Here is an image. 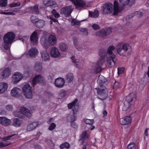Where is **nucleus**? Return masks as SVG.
<instances>
[{"instance_id":"obj_24","label":"nucleus","mask_w":149,"mask_h":149,"mask_svg":"<svg viewBox=\"0 0 149 149\" xmlns=\"http://www.w3.org/2000/svg\"><path fill=\"white\" fill-rule=\"evenodd\" d=\"M111 30L110 29H108L105 31L104 30H102L96 33V35L99 36H104L111 33Z\"/></svg>"},{"instance_id":"obj_11","label":"nucleus","mask_w":149,"mask_h":149,"mask_svg":"<svg viewBox=\"0 0 149 149\" xmlns=\"http://www.w3.org/2000/svg\"><path fill=\"white\" fill-rule=\"evenodd\" d=\"M38 53L39 52L37 48L32 47L29 49V51L25 54L27 57L35 58L37 56Z\"/></svg>"},{"instance_id":"obj_36","label":"nucleus","mask_w":149,"mask_h":149,"mask_svg":"<svg viewBox=\"0 0 149 149\" xmlns=\"http://www.w3.org/2000/svg\"><path fill=\"white\" fill-rule=\"evenodd\" d=\"M14 116L16 117H21L23 116V114L20 109H18L15 111L13 113Z\"/></svg>"},{"instance_id":"obj_56","label":"nucleus","mask_w":149,"mask_h":149,"mask_svg":"<svg viewBox=\"0 0 149 149\" xmlns=\"http://www.w3.org/2000/svg\"><path fill=\"white\" fill-rule=\"evenodd\" d=\"M118 74H122L124 72V68H120L118 69Z\"/></svg>"},{"instance_id":"obj_59","label":"nucleus","mask_w":149,"mask_h":149,"mask_svg":"<svg viewBox=\"0 0 149 149\" xmlns=\"http://www.w3.org/2000/svg\"><path fill=\"white\" fill-rule=\"evenodd\" d=\"M77 49L79 51L83 49V46L80 45L79 43L76 47Z\"/></svg>"},{"instance_id":"obj_48","label":"nucleus","mask_w":149,"mask_h":149,"mask_svg":"<svg viewBox=\"0 0 149 149\" xmlns=\"http://www.w3.org/2000/svg\"><path fill=\"white\" fill-rule=\"evenodd\" d=\"M76 118L75 116L73 115L68 116V119L70 120V122H74L76 120Z\"/></svg>"},{"instance_id":"obj_8","label":"nucleus","mask_w":149,"mask_h":149,"mask_svg":"<svg viewBox=\"0 0 149 149\" xmlns=\"http://www.w3.org/2000/svg\"><path fill=\"white\" fill-rule=\"evenodd\" d=\"M23 78V76L21 73L15 72L12 75L11 82L13 84H16L21 81Z\"/></svg>"},{"instance_id":"obj_26","label":"nucleus","mask_w":149,"mask_h":149,"mask_svg":"<svg viewBox=\"0 0 149 149\" xmlns=\"http://www.w3.org/2000/svg\"><path fill=\"white\" fill-rule=\"evenodd\" d=\"M38 122H35L30 123L27 127L26 130L28 131H30L34 129L38 125Z\"/></svg>"},{"instance_id":"obj_1","label":"nucleus","mask_w":149,"mask_h":149,"mask_svg":"<svg viewBox=\"0 0 149 149\" xmlns=\"http://www.w3.org/2000/svg\"><path fill=\"white\" fill-rule=\"evenodd\" d=\"M120 4L117 0H114V11L113 14L117 15L123 10L125 6H131L134 5L135 1V0H119Z\"/></svg>"},{"instance_id":"obj_57","label":"nucleus","mask_w":149,"mask_h":149,"mask_svg":"<svg viewBox=\"0 0 149 149\" xmlns=\"http://www.w3.org/2000/svg\"><path fill=\"white\" fill-rule=\"evenodd\" d=\"M71 24L72 25H78L79 24L80 22L77 21L74 19H73L72 20Z\"/></svg>"},{"instance_id":"obj_62","label":"nucleus","mask_w":149,"mask_h":149,"mask_svg":"<svg viewBox=\"0 0 149 149\" xmlns=\"http://www.w3.org/2000/svg\"><path fill=\"white\" fill-rule=\"evenodd\" d=\"M71 126L73 128H77V125L74 122H70Z\"/></svg>"},{"instance_id":"obj_6","label":"nucleus","mask_w":149,"mask_h":149,"mask_svg":"<svg viewBox=\"0 0 149 149\" xmlns=\"http://www.w3.org/2000/svg\"><path fill=\"white\" fill-rule=\"evenodd\" d=\"M22 92L25 97L28 99L32 98L33 96L31 88L28 84H26L22 87Z\"/></svg>"},{"instance_id":"obj_52","label":"nucleus","mask_w":149,"mask_h":149,"mask_svg":"<svg viewBox=\"0 0 149 149\" xmlns=\"http://www.w3.org/2000/svg\"><path fill=\"white\" fill-rule=\"evenodd\" d=\"M134 15L135 16H136L138 17H140L143 15V14L140 12L136 11L134 13Z\"/></svg>"},{"instance_id":"obj_31","label":"nucleus","mask_w":149,"mask_h":149,"mask_svg":"<svg viewBox=\"0 0 149 149\" xmlns=\"http://www.w3.org/2000/svg\"><path fill=\"white\" fill-rule=\"evenodd\" d=\"M22 123V121L21 119L16 118L14 119L13 124L14 126L19 127L21 125Z\"/></svg>"},{"instance_id":"obj_25","label":"nucleus","mask_w":149,"mask_h":149,"mask_svg":"<svg viewBox=\"0 0 149 149\" xmlns=\"http://www.w3.org/2000/svg\"><path fill=\"white\" fill-rule=\"evenodd\" d=\"M11 123L10 120L5 117H0V123L3 125L8 126Z\"/></svg>"},{"instance_id":"obj_46","label":"nucleus","mask_w":149,"mask_h":149,"mask_svg":"<svg viewBox=\"0 0 149 149\" xmlns=\"http://www.w3.org/2000/svg\"><path fill=\"white\" fill-rule=\"evenodd\" d=\"M52 13L54 17L56 18H58L60 17L59 14L57 12L56 10L54 9L52 11Z\"/></svg>"},{"instance_id":"obj_2","label":"nucleus","mask_w":149,"mask_h":149,"mask_svg":"<svg viewBox=\"0 0 149 149\" xmlns=\"http://www.w3.org/2000/svg\"><path fill=\"white\" fill-rule=\"evenodd\" d=\"M15 34L12 32H8L6 33L3 37V45L4 48L8 50V58L9 59H11V55L10 51V45L12 43L15 41Z\"/></svg>"},{"instance_id":"obj_50","label":"nucleus","mask_w":149,"mask_h":149,"mask_svg":"<svg viewBox=\"0 0 149 149\" xmlns=\"http://www.w3.org/2000/svg\"><path fill=\"white\" fill-rule=\"evenodd\" d=\"M20 4V3L19 2H18L15 3H13L9 5V6L10 7H14L17 6H19Z\"/></svg>"},{"instance_id":"obj_29","label":"nucleus","mask_w":149,"mask_h":149,"mask_svg":"<svg viewBox=\"0 0 149 149\" xmlns=\"http://www.w3.org/2000/svg\"><path fill=\"white\" fill-rule=\"evenodd\" d=\"M72 62L74 63V66L77 68H79L81 67V64L79 59H77L74 56L71 57Z\"/></svg>"},{"instance_id":"obj_53","label":"nucleus","mask_w":149,"mask_h":149,"mask_svg":"<svg viewBox=\"0 0 149 149\" xmlns=\"http://www.w3.org/2000/svg\"><path fill=\"white\" fill-rule=\"evenodd\" d=\"M29 38V37L27 36H24L22 38H19V40H21V41H22L23 43H24V42H26L28 40V39Z\"/></svg>"},{"instance_id":"obj_45","label":"nucleus","mask_w":149,"mask_h":149,"mask_svg":"<svg viewBox=\"0 0 149 149\" xmlns=\"http://www.w3.org/2000/svg\"><path fill=\"white\" fill-rule=\"evenodd\" d=\"M31 20L32 22L33 23H37L38 20V18L34 16H32L31 17Z\"/></svg>"},{"instance_id":"obj_30","label":"nucleus","mask_w":149,"mask_h":149,"mask_svg":"<svg viewBox=\"0 0 149 149\" xmlns=\"http://www.w3.org/2000/svg\"><path fill=\"white\" fill-rule=\"evenodd\" d=\"M41 57L42 60L45 61H48L49 58V56L48 52L46 50L41 52Z\"/></svg>"},{"instance_id":"obj_17","label":"nucleus","mask_w":149,"mask_h":149,"mask_svg":"<svg viewBox=\"0 0 149 149\" xmlns=\"http://www.w3.org/2000/svg\"><path fill=\"white\" fill-rule=\"evenodd\" d=\"M65 83V80L64 79L60 77L55 79L54 84L56 87L61 88L64 86Z\"/></svg>"},{"instance_id":"obj_3","label":"nucleus","mask_w":149,"mask_h":149,"mask_svg":"<svg viewBox=\"0 0 149 149\" xmlns=\"http://www.w3.org/2000/svg\"><path fill=\"white\" fill-rule=\"evenodd\" d=\"M115 49V47L113 45L109 46L105 56L107 65L110 68L113 67L115 65L116 56L112 52Z\"/></svg>"},{"instance_id":"obj_13","label":"nucleus","mask_w":149,"mask_h":149,"mask_svg":"<svg viewBox=\"0 0 149 149\" xmlns=\"http://www.w3.org/2000/svg\"><path fill=\"white\" fill-rule=\"evenodd\" d=\"M112 3H109L104 5L102 8L103 13L104 14H110L114 10V8Z\"/></svg>"},{"instance_id":"obj_4","label":"nucleus","mask_w":149,"mask_h":149,"mask_svg":"<svg viewBox=\"0 0 149 149\" xmlns=\"http://www.w3.org/2000/svg\"><path fill=\"white\" fill-rule=\"evenodd\" d=\"M56 37L53 35L49 36L45 34L41 38L40 42L42 45L45 48H48L50 45H53L56 43Z\"/></svg>"},{"instance_id":"obj_41","label":"nucleus","mask_w":149,"mask_h":149,"mask_svg":"<svg viewBox=\"0 0 149 149\" xmlns=\"http://www.w3.org/2000/svg\"><path fill=\"white\" fill-rule=\"evenodd\" d=\"M99 13L97 10H95L93 12L90 13L89 16L95 18L97 17L98 16Z\"/></svg>"},{"instance_id":"obj_64","label":"nucleus","mask_w":149,"mask_h":149,"mask_svg":"<svg viewBox=\"0 0 149 149\" xmlns=\"http://www.w3.org/2000/svg\"><path fill=\"white\" fill-rule=\"evenodd\" d=\"M15 135V134H13L9 136H8L6 137L5 138H4L3 139L4 141H6V140H9L10 139V138L12 137V136Z\"/></svg>"},{"instance_id":"obj_27","label":"nucleus","mask_w":149,"mask_h":149,"mask_svg":"<svg viewBox=\"0 0 149 149\" xmlns=\"http://www.w3.org/2000/svg\"><path fill=\"white\" fill-rule=\"evenodd\" d=\"M21 111L23 114V116L25 115L28 117H30L32 115L31 113L28 109L24 107L21 108Z\"/></svg>"},{"instance_id":"obj_54","label":"nucleus","mask_w":149,"mask_h":149,"mask_svg":"<svg viewBox=\"0 0 149 149\" xmlns=\"http://www.w3.org/2000/svg\"><path fill=\"white\" fill-rule=\"evenodd\" d=\"M59 94L61 96L63 97L66 95V92L65 90L61 89L60 91Z\"/></svg>"},{"instance_id":"obj_51","label":"nucleus","mask_w":149,"mask_h":149,"mask_svg":"<svg viewBox=\"0 0 149 149\" xmlns=\"http://www.w3.org/2000/svg\"><path fill=\"white\" fill-rule=\"evenodd\" d=\"M56 127V124L54 123H52L51 124L48 129L49 130L52 131Z\"/></svg>"},{"instance_id":"obj_55","label":"nucleus","mask_w":149,"mask_h":149,"mask_svg":"<svg viewBox=\"0 0 149 149\" xmlns=\"http://www.w3.org/2000/svg\"><path fill=\"white\" fill-rule=\"evenodd\" d=\"M73 43L75 47L77 46L79 43L78 42L77 39L76 37L73 38Z\"/></svg>"},{"instance_id":"obj_34","label":"nucleus","mask_w":149,"mask_h":149,"mask_svg":"<svg viewBox=\"0 0 149 149\" xmlns=\"http://www.w3.org/2000/svg\"><path fill=\"white\" fill-rule=\"evenodd\" d=\"M74 76L72 73H69L65 77V80L68 82H71L74 79Z\"/></svg>"},{"instance_id":"obj_18","label":"nucleus","mask_w":149,"mask_h":149,"mask_svg":"<svg viewBox=\"0 0 149 149\" xmlns=\"http://www.w3.org/2000/svg\"><path fill=\"white\" fill-rule=\"evenodd\" d=\"M77 8L84 6L86 3L83 0H69Z\"/></svg>"},{"instance_id":"obj_47","label":"nucleus","mask_w":149,"mask_h":149,"mask_svg":"<svg viewBox=\"0 0 149 149\" xmlns=\"http://www.w3.org/2000/svg\"><path fill=\"white\" fill-rule=\"evenodd\" d=\"M84 122L86 124L91 125L93 123L94 121L93 119H86L84 120Z\"/></svg>"},{"instance_id":"obj_14","label":"nucleus","mask_w":149,"mask_h":149,"mask_svg":"<svg viewBox=\"0 0 149 149\" xmlns=\"http://www.w3.org/2000/svg\"><path fill=\"white\" fill-rule=\"evenodd\" d=\"M77 101V100L76 99L71 103L68 104V108L70 109H72L73 113L75 114H77L78 111V106L76 105Z\"/></svg>"},{"instance_id":"obj_21","label":"nucleus","mask_w":149,"mask_h":149,"mask_svg":"<svg viewBox=\"0 0 149 149\" xmlns=\"http://www.w3.org/2000/svg\"><path fill=\"white\" fill-rule=\"evenodd\" d=\"M103 63L104 60L103 59L101 58L99 59L94 68V70L95 72L98 73L101 71V66Z\"/></svg>"},{"instance_id":"obj_9","label":"nucleus","mask_w":149,"mask_h":149,"mask_svg":"<svg viewBox=\"0 0 149 149\" xmlns=\"http://www.w3.org/2000/svg\"><path fill=\"white\" fill-rule=\"evenodd\" d=\"M45 83L44 77L40 75H36L33 78L32 81V84L33 86H34L37 83H39L43 85Z\"/></svg>"},{"instance_id":"obj_33","label":"nucleus","mask_w":149,"mask_h":149,"mask_svg":"<svg viewBox=\"0 0 149 149\" xmlns=\"http://www.w3.org/2000/svg\"><path fill=\"white\" fill-rule=\"evenodd\" d=\"M59 48L61 51L65 52L68 49V47L66 43L64 42H61L59 44Z\"/></svg>"},{"instance_id":"obj_7","label":"nucleus","mask_w":149,"mask_h":149,"mask_svg":"<svg viewBox=\"0 0 149 149\" xmlns=\"http://www.w3.org/2000/svg\"><path fill=\"white\" fill-rule=\"evenodd\" d=\"M128 45L125 44H120L118 45L117 49L118 53L120 55H126L128 47Z\"/></svg>"},{"instance_id":"obj_35","label":"nucleus","mask_w":149,"mask_h":149,"mask_svg":"<svg viewBox=\"0 0 149 149\" xmlns=\"http://www.w3.org/2000/svg\"><path fill=\"white\" fill-rule=\"evenodd\" d=\"M43 3L46 6H52L56 4V2L52 0H45L44 1Z\"/></svg>"},{"instance_id":"obj_49","label":"nucleus","mask_w":149,"mask_h":149,"mask_svg":"<svg viewBox=\"0 0 149 149\" xmlns=\"http://www.w3.org/2000/svg\"><path fill=\"white\" fill-rule=\"evenodd\" d=\"M10 144H11V143L9 142H7L4 143L2 142H0V148L8 146Z\"/></svg>"},{"instance_id":"obj_22","label":"nucleus","mask_w":149,"mask_h":149,"mask_svg":"<svg viewBox=\"0 0 149 149\" xmlns=\"http://www.w3.org/2000/svg\"><path fill=\"white\" fill-rule=\"evenodd\" d=\"M11 74L10 69L9 68H7L3 70L1 73V75L4 79H6Z\"/></svg>"},{"instance_id":"obj_44","label":"nucleus","mask_w":149,"mask_h":149,"mask_svg":"<svg viewBox=\"0 0 149 149\" xmlns=\"http://www.w3.org/2000/svg\"><path fill=\"white\" fill-rule=\"evenodd\" d=\"M121 86V84L118 82H116L113 86V88L115 89H116L120 87Z\"/></svg>"},{"instance_id":"obj_23","label":"nucleus","mask_w":149,"mask_h":149,"mask_svg":"<svg viewBox=\"0 0 149 149\" xmlns=\"http://www.w3.org/2000/svg\"><path fill=\"white\" fill-rule=\"evenodd\" d=\"M120 121L121 125H126L131 123V118L130 116H126L120 119Z\"/></svg>"},{"instance_id":"obj_63","label":"nucleus","mask_w":149,"mask_h":149,"mask_svg":"<svg viewBox=\"0 0 149 149\" xmlns=\"http://www.w3.org/2000/svg\"><path fill=\"white\" fill-rule=\"evenodd\" d=\"M80 31L84 33V34L85 35L87 34L88 32L87 29L85 28H82L81 29Z\"/></svg>"},{"instance_id":"obj_32","label":"nucleus","mask_w":149,"mask_h":149,"mask_svg":"<svg viewBox=\"0 0 149 149\" xmlns=\"http://www.w3.org/2000/svg\"><path fill=\"white\" fill-rule=\"evenodd\" d=\"M34 68L37 72H40L42 71V64L40 62L36 63L34 65Z\"/></svg>"},{"instance_id":"obj_28","label":"nucleus","mask_w":149,"mask_h":149,"mask_svg":"<svg viewBox=\"0 0 149 149\" xmlns=\"http://www.w3.org/2000/svg\"><path fill=\"white\" fill-rule=\"evenodd\" d=\"M27 10L30 12L38 14L39 13V11L37 6H36L33 7H30L27 8Z\"/></svg>"},{"instance_id":"obj_40","label":"nucleus","mask_w":149,"mask_h":149,"mask_svg":"<svg viewBox=\"0 0 149 149\" xmlns=\"http://www.w3.org/2000/svg\"><path fill=\"white\" fill-rule=\"evenodd\" d=\"M70 147V144L67 142H64L61 144L60 146V148L61 149H63L64 148L68 149Z\"/></svg>"},{"instance_id":"obj_60","label":"nucleus","mask_w":149,"mask_h":149,"mask_svg":"<svg viewBox=\"0 0 149 149\" xmlns=\"http://www.w3.org/2000/svg\"><path fill=\"white\" fill-rule=\"evenodd\" d=\"M93 29L95 30L98 29L100 28L99 26L96 24H94L92 26Z\"/></svg>"},{"instance_id":"obj_10","label":"nucleus","mask_w":149,"mask_h":149,"mask_svg":"<svg viewBox=\"0 0 149 149\" xmlns=\"http://www.w3.org/2000/svg\"><path fill=\"white\" fill-rule=\"evenodd\" d=\"M108 90L107 88L99 89L97 90L98 98L102 100L106 98L108 96Z\"/></svg>"},{"instance_id":"obj_42","label":"nucleus","mask_w":149,"mask_h":149,"mask_svg":"<svg viewBox=\"0 0 149 149\" xmlns=\"http://www.w3.org/2000/svg\"><path fill=\"white\" fill-rule=\"evenodd\" d=\"M127 149H136V147L134 142H132L127 145Z\"/></svg>"},{"instance_id":"obj_15","label":"nucleus","mask_w":149,"mask_h":149,"mask_svg":"<svg viewBox=\"0 0 149 149\" xmlns=\"http://www.w3.org/2000/svg\"><path fill=\"white\" fill-rule=\"evenodd\" d=\"M50 54L51 56L54 58H56L61 56V53L59 50L55 47L51 49Z\"/></svg>"},{"instance_id":"obj_58","label":"nucleus","mask_w":149,"mask_h":149,"mask_svg":"<svg viewBox=\"0 0 149 149\" xmlns=\"http://www.w3.org/2000/svg\"><path fill=\"white\" fill-rule=\"evenodd\" d=\"M6 109L8 111H12L13 108L12 105H10L7 106Z\"/></svg>"},{"instance_id":"obj_38","label":"nucleus","mask_w":149,"mask_h":149,"mask_svg":"<svg viewBox=\"0 0 149 149\" xmlns=\"http://www.w3.org/2000/svg\"><path fill=\"white\" fill-rule=\"evenodd\" d=\"M80 138V140L82 141L84 140V139H88L89 136L87 134V132H84L81 134Z\"/></svg>"},{"instance_id":"obj_16","label":"nucleus","mask_w":149,"mask_h":149,"mask_svg":"<svg viewBox=\"0 0 149 149\" xmlns=\"http://www.w3.org/2000/svg\"><path fill=\"white\" fill-rule=\"evenodd\" d=\"M38 31L36 30L34 31L31 34L30 37V40L31 42L33 45L36 44L38 42Z\"/></svg>"},{"instance_id":"obj_5","label":"nucleus","mask_w":149,"mask_h":149,"mask_svg":"<svg viewBox=\"0 0 149 149\" xmlns=\"http://www.w3.org/2000/svg\"><path fill=\"white\" fill-rule=\"evenodd\" d=\"M136 99V96L134 93H132L130 94L126 97V99L127 102L125 103L124 105L123 108V110L125 111L127 110L130 107V102L135 101Z\"/></svg>"},{"instance_id":"obj_43","label":"nucleus","mask_w":149,"mask_h":149,"mask_svg":"<svg viewBox=\"0 0 149 149\" xmlns=\"http://www.w3.org/2000/svg\"><path fill=\"white\" fill-rule=\"evenodd\" d=\"M7 0H0V6L2 7H6L7 6Z\"/></svg>"},{"instance_id":"obj_12","label":"nucleus","mask_w":149,"mask_h":149,"mask_svg":"<svg viewBox=\"0 0 149 149\" xmlns=\"http://www.w3.org/2000/svg\"><path fill=\"white\" fill-rule=\"evenodd\" d=\"M73 8L72 6H66L61 9L60 13L61 14H64L66 17H69L70 16Z\"/></svg>"},{"instance_id":"obj_19","label":"nucleus","mask_w":149,"mask_h":149,"mask_svg":"<svg viewBox=\"0 0 149 149\" xmlns=\"http://www.w3.org/2000/svg\"><path fill=\"white\" fill-rule=\"evenodd\" d=\"M8 84L7 83L2 82H0V94L4 93L7 91Z\"/></svg>"},{"instance_id":"obj_39","label":"nucleus","mask_w":149,"mask_h":149,"mask_svg":"<svg viewBox=\"0 0 149 149\" xmlns=\"http://www.w3.org/2000/svg\"><path fill=\"white\" fill-rule=\"evenodd\" d=\"M45 22L41 20L38 21L36 24V26L39 28L42 27L45 25Z\"/></svg>"},{"instance_id":"obj_20","label":"nucleus","mask_w":149,"mask_h":149,"mask_svg":"<svg viewBox=\"0 0 149 149\" xmlns=\"http://www.w3.org/2000/svg\"><path fill=\"white\" fill-rule=\"evenodd\" d=\"M21 93V89L17 87L14 88L11 91V94L12 96L15 97L19 96Z\"/></svg>"},{"instance_id":"obj_61","label":"nucleus","mask_w":149,"mask_h":149,"mask_svg":"<svg viewBox=\"0 0 149 149\" xmlns=\"http://www.w3.org/2000/svg\"><path fill=\"white\" fill-rule=\"evenodd\" d=\"M0 14L7 15H15V14L12 12H4L3 11L0 12Z\"/></svg>"},{"instance_id":"obj_37","label":"nucleus","mask_w":149,"mask_h":149,"mask_svg":"<svg viewBox=\"0 0 149 149\" xmlns=\"http://www.w3.org/2000/svg\"><path fill=\"white\" fill-rule=\"evenodd\" d=\"M107 80V79L105 77L102 75H100L99 76L97 82L100 85H101L102 84L106 81Z\"/></svg>"}]
</instances>
